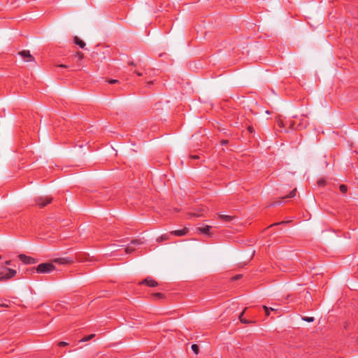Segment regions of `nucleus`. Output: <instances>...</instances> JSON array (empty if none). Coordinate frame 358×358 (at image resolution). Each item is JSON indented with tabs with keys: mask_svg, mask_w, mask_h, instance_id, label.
I'll list each match as a JSON object with an SVG mask.
<instances>
[{
	"mask_svg": "<svg viewBox=\"0 0 358 358\" xmlns=\"http://www.w3.org/2000/svg\"><path fill=\"white\" fill-rule=\"evenodd\" d=\"M3 269L6 271V273L4 274V271H0V281H5L11 279L13 278L16 273L17 271L13 268H8L6 267H3Z\"/></svg>",
	"mask_w": 358,
	"mask_h": 358,
	"instance_id": "1",
	"label": "nucleus"
},
{
	"mask_svg": "<svg viewBox=\"0 0 358 358\" xmlns=\"http://www.w3.org/2000/svg\"><path fill=\"white\" fill-rule=\"evenodd\" d=\"M52 197L50 196H40L35 198L36 204L40 208L45 207L51 203Z\"/></svg>",
	"mask_w": 358,
	"mask_h": 358,
	"instance_id": "2",
	"label": "nucleus"
},
{
	"mask_svg": "<svg viewBox=\"0 0 358 358\" xmlns=\"http://www.w3.org/2000/svg\"><path fill=\"white\" fill-rule=\"evenodd\" d=\"M55 269V266L52 263H42L36 267V271L41 273H49Z\"/></svg>",
	"mask_w": 358,
	"mask_h": 358,
	"instance_id": "3",
	"label": "nucleus"
},
{
	"mask_svg": "<svg viewBox=\"0 0 358 358\" xmlns=\"http://www.w3.org/2000/svg\"><path fill=\"white\" fill-rule=\"evenodd\" d=\"M143 243L141 239H134L131 241L130 245L125 248V252L127 254L131 253L135 250L134 246L139 245Z\"/></svg>",
	"mask_w": 358,
	"mask_h": 358,
	"instance_id": "4",
	"label": "nucleus"
},
{
	"mask_svg": "<svg viewBox=\"0 0 358 358\" xmlns=\"http://www.w3.org/2000/svg\"><path fill=\"white\" fill-rule=\"evenodd\" d=\"M18 258L25 264H34L36 262L35 259L31 257L27 256L24 254L19 255Z\"/></svg>",
	"mask_w": 358,
	"mask_h": 358,
	"instance_id": "5",
	"label": "nucleus"
},
{
	"mask_svg": "<svg viewBox=\"0 0 358 358\" xmlns=\"http://www.w3.org/2000/svg\"><path fill=\"white\" fill-rule=\"evenodd\" d=\"M139 285H145L150 287H155L158 285V282L151 277H147L143 281L139 282Z\"/></svg>",
	"mask_w": 358,
	"mask_h": 358,
	"instance_id": "6",
	"label": "nucleus"
},
{
	"mask_svg": "<svg viewBox=\"0 0 358 358\" xmlns=\"http://www.w3.org/2000/svg\"><path fill=\"white\" fill-rule=\"evenodd\" d=\"M19 55L27 62H31L34 60V57L30 54L29 50H22L19 52Z\"/></svg>",
	"mask_w": 358,
	"mask_h": 358,
	"instance_id": "7",
	"label": "nucleus"
},
{
	"mask_svg": "<svg viewBox=\"0 0 358 358\" xmlns=\"http://www.w3.org/2000/svg\"><path fill=\"white\" fill-rule=\"evenodd\" d=\"M55 262L59 264H69L73 262V260L69 257L67 258H58L55 259Z\"/></svg>",
	"mask_w": 358,
	"mask_h": 358,
	"instance_id": "8",
	"label": "nucleus"
},
{
	"mask_svg": "<svg viewBox=\"0 0 358 358\" xmlns=\"http://www.w3.org/2000/svg\"><path fill=\"white\" fill-rule=\"evenodd\" d=\"M210 228H211V227L206 225L203 227H198L196 229V231L201 234H204L210 236Z\"/></svg>",
	"mask_w": 358,
	"mask_h": 358,
	"instance_id": "9",
	"label": "nucleus"
},
{
	"mask_svg": "<svg viewBox=\"0 0 358 358\" xmlns=\"http://www.w3.org/2000/svg\"><path fill=\"white\" fill-rule=\"evenodd\" d=\"M188 230L187 228H184L180 230H175L171 232V234L178 236H182L185 235L187 233Z\"/></svg>",
	"mask_w": 358,
	"mask_h": 358,
	"instance_id": "10",
	"label": "nucleus"
},
{
	"mask_svg": "<svg viewBox=\"0 0 358 358\" xmlns=\"http://www.w3.org/2000/svg\"><path fill=\"white\" fill-rule=\"evenodd\" d=\"M73 41L80 48H84L85 46V43L83 41L80 40L78 36L74 37Z\"/></svg>",
	"mask_w": 358,
	"mask_h": 358,
	"instance_id": "11",
	"label": "nucleus"
},
{
	"mask_svg": "<svg viewBox=\"0 0 358 358\" xmlns=\"http://www.w3.org/2000/svg\"><path fill=\"white\" fill-rule=\"evenodd\" d=\"M219 217L224 222H231L235 218L234 216L227 215H220Z\"/></svg>",
	"mask_w": 358,
	"mask_h": 358,
	"instance_id": "12",
	"label": "nucleus"
},
{
	"mask_svg": "<svg viewBox=\"0 0 358 358\" xmlns=\"http://www.w3.org/2000/svg\"><path fill=\"white\" fill-rule=\"evenodd\" d=\"M94 337H95V334H90V335H88V336H86L83 337L82 339H80L79 341V342L80 343L86 342V341H88L92 339Z\"/></svg>",
	"mask_w": 358,
	"mask_h": 358,
	"instance_id": "13",
	"label": "nucleus"
},
{
	"mask_svg": "<svg viewBox=\"0 0 358 358\" xmlns=\"http://www.w3.org/2000/svg\"><path fill=\"white\" fill-rule=\"evenodd\" d=\"M152 296L155 299H164L165 298L164 294L162 293H159V292L153 294Z\"/></svg>",
	"mask_w": 358,
	"mask_h": 358,
	"instance_id": "14",
	"label": "nucleus"
},
{
	"mask_svg": "<svg viewBox=\"0 0 358 358\" xmlns=\"http://www.w3.org/2000/svg\"><path fill=\"white\" fill-rule=\"evenodd\" d=\"M296 189L295 188L293 190H292L288 195H287L286 196L283 197V199L294 197L296 196Z\"/></svg>",
	"mask_w": 358,
	"mask_h": 358,
	"instance_id": "15",
	"label": "nucleus"
},
{
	"mask_svg": "<svg viewBox=\"0 0 358 358\" xmlns=\"http://www.w3.org/2000/svg\"><path fill=\"white\" fill-rule=\"evenodd\" d=\"M192 350L196 355L199 354V348L196 344H193L192 345Z\"/></svg>",
	"mask_w": 358,
	"mask_h": 358,
	"instance_id": "16",
	"label": "nucleus"
},
{
	"mask_svg": "<svg viewBox=\"0 0 358 358\" xmlns=\"http://www.w3.org/2000/svg\"><path fill=\"white\" fill-rule=\"evenodd\" d=\"M339 189L342 193L345 194L348 191V187L345 185H341Z\"/></svg>",
	"mask_w": 358,
	"mask_h": 358,
	"instance_id": "17",
	"label": "nucleus"
},
{
	"mask_svg": "<svg viewBox=\"0 0 358 358\" xmlns=\"http://www.w3.org/2000/svg\"><path fill=\"white\" fill-rule=\"evenodd\" d=\"M244 314V311L242 312L239 316V320L240 321L243 323V324H248L249 323V321H248L247 320H245V318H243V315Z\"/></svg>",
	"mask_w": 358,
	"mask_h": 358,
	"instance_id": "18",
	"label": "nucleus"
},
{
	"mask_svg": "<svg viewBox=\"0 0 358 358\" xmlns=\"http://www.w3.org/2000/svg\"><path fill=\"white\" fill-rule=\"evenodd\" d=\"M75 57H78V59H79V60H82V59H83V57H84V55H83V52H77L76 53V55H75Z\"/></svg>",
	"mask_w": 358,
	"mask_h": 358,
	"instance_id": "19",
	"label": "nucleus"
},
{
	"mask_svg": "<svg viewBox=\"0 0 358 358\" xmlns=\"http://www.w3.org/2000/svg\"><path fill=\"white\" fill-rule=\"evenodd\" d=\"M302 320L308 322H311L314 321V317H303Z\"/></svg>",
	"mask_w": 358,
	"mask_h": 358,
	"instance_id": "20",
	"label": "nucleus"
},
{
	"mask_svg": "<svg viewBox=\"0 0 358 358\" xmlns=\"http://www.w3.org/2000/svg\"><path fill=\"white\" fill-rule=\"evenodd\" d=\"M263 309L264 310L266 316H268L270 315V310L268 307H267L266 306H263Z\"/></svg>",
	"mask_w": 358,
	"mask_h": 358,
	"instance_id": "21",
	"label": "nucleus"
},
{
	"mask_svg": "<svg viewBox=\"0 0 358 358\" xmlns=\"http://www.w3.org/2000/svg\"><path fill=\"white\" fill-rule=\"evenodd\" d=\"M68 345H69V343L65 342V341H60V342L58 343V345L59 347H65V346H66Z\"/></svg>",
	"mask_w": 358,
	"mask_h": 358,
	"instance_id": "22",
	"label": "nucleus"
},
{
	"mask_svg": "<svg viewBox=\"0 0 358 358\" xmlns=\"http://www.w3.org/2000/svg\"><path fill=\"white\" fill-rule=\"evenodd\" d=\"M168 238H169V235H167V234H164V235L161 236L159 238V239L161 241L167 240Z\"/></svg>",
	"mask_w": 358,
	"mask_h": 358,
	"instance_id": "23",
	"label": "nucleus"
},
{
	"mask_svg": "<svg viewBox=\"0 0 358 358\" xmlns=\"http://www.w3.org/2000/svg\"><path fill=\"white\" fill-rule=\"evenodd\" d=\"M0 307L9 308L10 305L6 303H0Z\"/></svg>",
	"mask_w": 358,
	"mask_h": 358,
	"instance_id": "24",
	"label": "nucleus"
},
{
	"mask_svg": "<svg viewBox=\"0 0 358 358\" xmlns=\"http://www.w3.org/2000/svg\"><path fill=\"white\" fill-rule=\"evenodd\" d=\"M104 193H105V191L103 192L99 193V194H101V197L102 198V201H105V200L108 199V198L106 196L103 195Z\"/></svg>",
	"mask_w": 358,
	"mask_h": 358,
	"instance_id": "25",
	"label": "nucleus"
},
{
	"mask_svg": "<svg viewBox=\"0 0 358 358\" xmlns=\"http://www.w3.org/2000/svg\"><path fill=\"white\" fill-rule=\"evenodd\" d=\"M108 83L110 84H115V83H118V80H115V79H110V80H108Z\"/></svg>",
	"mask_w": 358,
	"mask_h": 358,
	"instance_id": "26",
	"label": "nucleus"
},
{
	"mask_svg": "<svg viewBox=\"0 0 358 358\" xmlns=\"http://www.w3.org/2000/svg\"><path fill=\"white\" fill-rule=\"evenodd\" d=\"M278 125L280 127H284V123H283L282 120H279L278 121Z\"/></svg>",
	"mask_w": 358,
	"mask_h": 358,
	"instance_id": "27",
	"label": "nucleus"
},
{
	"mask_svg": "<svg viewBox=\"0 0 358 358\" xmlns=\"http://www.w3.org/2000/svg\"><path fill=\"white\" fill-rule=\"evenodd\" d=\"M228 143H229L228 140H222V141H221V144L222 145H225L228 144Z\"/></svg>",
	"mask_w": 358,
	"mask_h": 358,
	"instance_id": "28",
	"label": "nucleus"
},
{
	"mask_svg": "<svg viewBox=\"0 0 358 358\" xmlns=\"http://www.w3.org/2000/svg\"><path fill=\"white\" fill-rule=\"evenodd\" d=\"M241 276H242L241 275H237L234 276L232 279L234 280H239L241 278Z\"/></svg>",
	"mask_w": 358,
	"mask_h": 358,
	"instance_id": "29",
	"label": "nucleus"
},
{
	"mask_svg": "<svg viewBox=\"0 0 358 358\" xmlns=\"http://www.w3.org/2000/svg\"><path fill=\"white\" fill-rule=\"evenodd\" d=\"M248 131H249L250 133H252V132H253V131H254V130H253L252 127H251V126H250V127H248Z\"/></svg>",
	"mask_w": 358,
	"mask_h": 358,
	"instance_id": "30",
	"label": "nucleus"
},
{
	"mask_svg": "<svg viewBox=\"0 0 358 358\" xmlns=\"http://www.w3.org/2000/svg\"><path fill=\"white\" fill-rule=\"evenodd\" d=\"M287 222H288L282 221V222H281L275 223V224H274V225H279V224H285V223H287ZM272 226H273V224Z\"/></svg>",
	"mask_w": 358,
	"mask_h": 358,
	"instance_id": "31",
	"label": "nucleus"
},
{
	"mask_svg": "<svg viewBox=\"0 0 358 358\" xmlns=\"http://www.w3.org/2000/svg\"><path fill=\"white\" fill-rule=\"evenodd\" d=\"M134 73H136V75L138 76H143V73L139 72V71H135Z\"/></svg>",
	"mask_w": 358,
	"mask_h": 358,
	"instance_id": "32",
	"label": "nucleus"
},
{
	"mask_svg": "<svg viewBox=\"0 0 358 358\" xmlns=\"http://www.w3.org/2000/svg\"><path fill=\"white\" fill-rule=\"evenodd\" d=\"M319 185H324L325 182L324 180H320L318 182Z\"/></svg>",
	"mask_w": 358,
	"mask_h": 358,
	"instance_id": "33",
	"label": "nucleus"
},
{
	"mask_svg": "<svg viewBox=\"0 0 358 358\" xmlns=\"http://www.w3.org/2000/svg\"><path fill=\"white\" fill-rule=\"evenodd\" d=\"M271 311H274V312H277L278 310V308H268Z\"/></svg>",
	"mask_w": 358,
	"mask_h": 358,
	"instance_id": "34",
	"label": "nucleus"
},
{
	"mask_svg": "<svg viewBox=\"0 0 358 358\" xmlns=\"http://www.w3.org/2000/svg\"><path fill=\"white\" fill-rule=\"evenodd\" d=\"M57 66L61 67V68H67L68 67L66 65H64V64H60V65H58Z\"/></svg>",
	"mask_w": 358,
	"mask_h": 358,
	"instance_id": "35",
	"label": "nucleus"
},
{
	"mask_svg": "<svg viewBox=\"0 0 358 358\" xmlns=\"http://www.w3.org/2000/svg\"><path fill=\"white\" fill-rule=\"evenodd\" d=\"M5 264L6 265H10L11 264V261L10 260L6 261L5 262Z\"/></svg>",
	"mask_w": 358,
	"mask_h": 358,
	"instance_id": "36",
	"label": "nucleus"
},
{
	"mask_svg": "<svg viewBox=\"0 0 358 358\" xmlns=\"http://www.w3.org/2000/svg\"><path fill=\"white\" fill-rule=\"evenodd\" d=\"M153 84V81H149L147 83V86L149 87L150 85Z\"/></svg>",
	"mask_w": 358,
	"mask_h": 358,
	"instance_id": "37",
	"label": "nucleus"
},
{
	"mask_svg": "<svg viewBox=\"0 0 358 358\" xmlns=\"http://www.w3.org/2000/svg\"><path fill=\"white\" fill-rule=\"evenodd\" d=\"M290 127L294 129V124L293 122L290 123Z\"/></svg>",
	"mask_w": 358,
	"mask_h": 358,
	"instance_id": "38",
	"label": "nucleus"
},
{
	"mask_svg": "<svg viewBox=\"0 0 358 358\" xmlns=\"http://www.w3.org/2000/svg\"><path fill=\"white\" fill-rule=\"evenodd\" d=\"M129 65H133V66H135L136 64L133 62H131L129 63Z\"/></svg>",
	"mask_w": 358,
	"mask_h": 358,
	"instance_id": "39",
	"label": "nucleus"
},
{
	"mask_svg": "<svg viewBox=\"0 0 358 358\" xmlns=\"http://www.w3.org/2000/svg\"><path fill=\"white\" fill-rule=\"evenodd\" d=\"M191 157H192V158H193V159H196V158H198V157H197V156H196V155H192V156H191Z\"/></svg>",
	"mask_w": 358,
	"mask_h": 358,
	"instance_id": "40",
	"label": "nucleus"
}]
</instances>
